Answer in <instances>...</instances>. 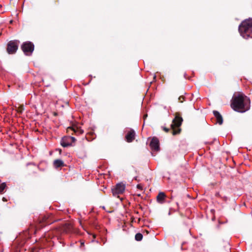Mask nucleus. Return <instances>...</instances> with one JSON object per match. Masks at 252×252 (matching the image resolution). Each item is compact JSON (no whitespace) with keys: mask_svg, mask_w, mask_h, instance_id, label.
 <instances>
[{"mask_svg":"<svg viewBox=\"0 0 252 252\" xmlns=\"http://www.w3.org/2000/svg\"><path fill=\"white\" fill-rule=\"evenodd\" d=\"M251 107L249 97L241 93H235L231 100V107L234 111L244 113L248 111Z\"/></svg>","mask_w":252,"mask_h":252,"instance_id":"obj_1","label":"nucleus"},{"mask_svg":"<svg viewBox=\"0 0 252 252\" xmlns=\"http://www.w3.org/2000/svg\"><path fill=\"white\" fill-rule=\"evenodd\" d=\"M239 31L243 37L252 38V18L243 21L239 27Z\"/></svg>","mask_w":252,"mask_h":252,"instance_id":"obj_2","label":"nucleus"},{"mask_svg":"<svg viewBox=\"0 0 252 252\" xmlns=\"http://www.w3.org/2000/svg\"><path fill=\"white\" fill-rule=\"evenodd\" d=\"M182 118L179 115L177 114L171 125L173 135H176L180 132L181 128L180 127L182 124Z\"/></svg>","mask_w":252,"mask_h":252,"instance_id":"obj_3","label":"nucleus"},{"mask_svg":"<svg viewBox=\"0 0 252 252\" xmlns=\"http://www.w3.org/2000/svg\"><path fill=\"white\" fill-rule=\"evenodd\" d=\"M126 189V185L123 183H119L112 188V192L113 196L119 197L120 194H123Z\"/></svg>","mask_w":252,"mask_h":252,"instance_id":"obj_4","label":"nucleus"},{"mask_svg":"<svg viewBox=\"0 0 252 252\" xmlns=\"http://www.w3.org/2000/svg\"><path fill=\"white\" fill-rule=\"evenodd\" d=\"M19 41L18 40L10 41L7 46V52L9 54H15L18 48Z\"/></svg>","mask_w":252,"mask_h":252,"instance_id":"obj_5","label":"nucleus"},{"mask_svg":"<svg viewBox=\"0 0 252 252\" xmlns=\"http://www.w3.org/2000/svg\"><path fill=\"white\" fill-rule=\"evenodd\" d=\"M21 48L25 55H30L34 50V45L31 42H26L22 44Z\"/></svg>","mask_w":252,"mask_h":252,"instance_id":"obj_6","label":"nucleus"},{"mask_svg":"<svg viewBox=\"0 0 252 252\" xmlns=\"http://www.w3.org/2000/svg\"><path fill=\"white\" fill-rule=\"evenodd\" d=\"M76 139L74 137L72 136H64L63 137L61 141V144L63 147H66L72 145L75 142Z\"/></svg>","mask_w":252,"mask_h":252,"instance_id":"obj_7","label":"nucleus"},{"mask_svg":"<svg viewBox=\"0 0 252 252\" xmlns=\"http://www.w3.org/2000/svg\"><path fill=\"white\" fill-rule=\"evenodd\" d=\"M151 148L154 150L158 151L159 150V140L156 137H153L150 143Z\"/></svg>","mask_w":252,"mask_h":252,"instance_id":"obj_8","label":"nucleus"},{"mask_svg":"<svg viewBox=\"0 0 252 252\" xmlns=\"http://www.w3.org/2000/svg\"><path fill=\"white\" fill-rule=\"evenodd\" d=\"M135 133L133 130H130L126 135V139L127 142H131L135 138Z\"/></svg>","mask_w":252,"mask_h":252,"instance_id":"obj_9","label":"nucleus"},{"mask_svg":"<svg viewBox=\"0 0 252 252\" xmlns=\"http://www.w3.org/2000/svg\"><path fill=\"white\" fill-rule=\"evenodd\" d=\"M166 195L163 192H160L157 196V201L160 204H162L165 202Z\"/></svg>","mask_w":252,"mask_h":252,"instance_id":"obj_10","label":"nucleus"},{"mask_svg":"<svg viewBox=\"0 0 252 252\" xmlns=\"http://www.w3.org/2000/svg\"><path fill=\"white\" fill-rule=\"evenodd\" d=\"M213 113L216 118L217 123L220 125H221L223 122V119L221 115L217 111H214Z\"/></svg>","mask_w":252,"mask_h":252,"instance_id":"obj_11","label":"nucleus"},{"mask_svg":"<svg viewBox=\"0 0 252 252\" xmlns=\"http://www.w3.org/2000/svg\"><path fill=\"white\" fill-rule=\"evenodd\" d=\"M69 130H72L77 134H82L83 133V130L82 129H80L78 127L74 126H72V127H68L67 128V130L68 131Z\"/></svg>","mask_w":252,"mask_h":252,"instance_id":"obj_12","label":"nucleus"},{"mask_svg":"<svg viewBox=\"0 0 252 252\" xmlns=\"http://www.w3.org/2000/svg\"><path fill=\"white\" fill-rule=\"evenodd\" d=\"M54 166L57 168L64 166V163L63 160L61 159H56L54 160L53 163Z\"/></svg>","mask_w":252,"mask_h":252,"instance_id":"obj_13","label":"nucleus"},{"mask_svg":"<svg viewBox=\"0 0 252 252\" xmlns=\"http://www.w3.org/2000/svg\"><path fill=\"white\" fill-rule=\"evenodd\" d=\"M142 238H143V235L142 234H141L140 233H138L136 234V235L135 236V239L136 240L139 241L142 240Z\"/></svg>","mask_w":252,"mask_h":252,"instance_id":"obj_14","label":"nucleus"},{"mask_svg":"<svg viewBox=\"0 0 252 252\" xmlns=\"http://www.w3.org/2000/svg\"><path fill=\"white\" fill-rule=\"evenodd\" d=\"M6 187V184L5 183H3L0 184V193L2 192Z\"/></svg>","mask_w":252,"mask_h":252,"instance_id":"obj_15","label":"nucleus"},{"mask_svg":"<svg viewBox=\"0 0 252 252\" xmlns=\"http://www.w3.org/2000/svg\"><path fill=\"white\" fill-rule=\"evenodd\" d=\"M137 188L141 190H143V187L141 184H138L137 185Z\"/></svg>","mask_w":252,"mask_h":252,"instance_id":"obj_16","label":"nucleus"},{"mask_svg":"<svg viewBox=\"0 0 252 252\" xmlns=\"http://www.w3.org/2000/svg\"><path fill=\"white\" fill-rule=\"evenodd\" d=\"M162 129H163V130L164 131H165V132H168V131H169V128H166V127H162Z\"/></svg>","mask_w":252,"mask_h":252,"instance_id":"obj_17","label":"nucleus"},{"mask_svg":"<svg viewBox=\"0 0 252 252\" xmlns=\"http://www.w3.org/2000/svg\"><path fill=\"white\" fill-rule=\"evenodd\" d=\"M59 152H60V153H61V152H62V150H61V149H59Z\"/></svg>","mask_w":252,"mask_h":252,"instance_id":"obj_18","label":"nucleus"},{"mask_svg":"<svg viewBox=\"0 0 252 252\" xmlns=\"http://www.w3.org/2000/svg\"><path fill=\"white\" fill-rule=\"evenodd\" d=\"M93 237H94V238H95V235H93Z\"/></svg>","mask_w":252,"mask_h":252,"instance_id":"obj_19","label":"nucleus"}]
</instances>
